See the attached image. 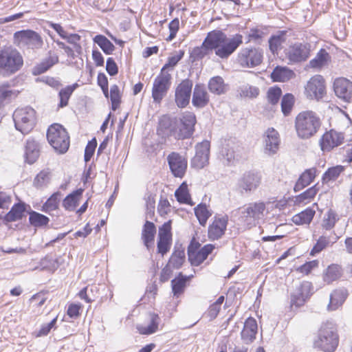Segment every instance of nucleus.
Returning a JSON list of instances; mask_svg holds the SVG:
<instances>
[{
  "label": "nucleus",
  "instance_id": "nucleus-63",
  "mask_svg": "<svg viewBox=\"0 0 352 352\" xmlns=\"http://www.w3.org/2000/svg\"><path fill=\"white\" fill-rule=\"evenodd\" d=\"M171 239H158L157 241V252L162 256L166 254L170 248Z\"/></svg>",
  "mask_w": 352,
  "mask_h": 352
},
{
  "label": "nucleus",
  "instance_id": "nucleus-19",
  "mask_svg": "<svg viewBox=\"0 0 352 352\" xmlns=\"http://www.w3.org/2000/svg\"><path fill=\"white\" fill-rule=\"evenodd\" d=\"M264 153L273 155L278 151L280 144L278 133L273 128L268 129L263 135Z\"/></svg>",
  "mask_w": 352,
  "mask_h": 352
},
{
  "label": "nucleus",
  "instance_id": "nucleus-43",
  "mask_svg": "<svg viewBox=\"0 0 352 352\" xmlns=\"http://www.w3.org/2000/svg\"><path fill=\"white\" fill-rule=\"evenodd\" d=\"M346 298L345 292L336 290L330 295V302L328 305L329 310H336L342 305Z\"/></svg>",
  "mask_w": 352,
  "mask_h": 352
},
{
  "label": "nucleus",
  "instance_id": "nucleus-39",
  "mask_svg": "<svg viewBox=\"0 0 352 352\" xmlns=\"http://www.w3.org/2000/svg\"><path fill=\"white\" fill-rule=\"evenodd\" d=\"M195 214L202 226L206 225L208 219L212 216V211L209 210L206 204H199L195 208Z\"/></svg>",
  "mask_w": 352,
  "mask_h": 352
},
{
  "label": "nucleus",
  "instance_id": "nucleus-55",
  "mask_svg": "<svg viewBox=\"0 0 352 352\" xmlns=\"http://www.w3.org/2000/svg\"><path fill=\"white\" fill-rule=\"evenodd\" d=\"M318 189L316 186L308 188L296 197V202L298 204L309 202L316 195Z\"/></svg>",
  "mask_w": 352,
  "mask_h": 352
},
{
  "label": "nucleus",
  "instance_id": "nucleus-64",
  "mask_svg": "<svg viewBox=\"0 0 352 352\" xmlns=\"http://www.w3.org/2000/svg\"><path fill=\"white\" fill-rule=\"evenodd\" d=\"M179 28V21L177 18L172 20L168 24V29L170 31L169 36L166 38L167 41H170L176 36L177 32Z\"/></svg>",
  "mask_w": 352,
  "mask_h": 352
},
{
  "label": "nucleus",
  "instance_id": "nucleus-51",
  "mask_svg": "<svg viewBox=\"0 0 352 352\" xmlns=\"http://www.w3.org/2000/svg\"><path fill=\"white\" fill-rule=\"evenodd\" d=\"M49 54L50 56L48 58L36 67V69L37 70L38 74L45 72L51 67L58 62V56L57 55L52 54L51 51L49 52Z\"/></svg>",
  "mask_w": 352,
  "mask_h": 352
},
{
  "label": "nucleus",
  "instance_id": "nucleus-6",
  "mask_svg": "<svg viewBox=\"0 0 352 352\" xmlns=\"http://www.w3.org/2000/svg\"><path fill=\"white\" fill-rule=\"evenodd\" d=\"M13 120L16 129L23 134H27L36 124V111L30 107L17 109L13 113Z\"/></svg>",
  "mask_w": 352,
  "mask_h": 352
},
{
  "label": "nucleus",
  "instance_id": "nucleus-36",
  "mask_svg": "<svg viewBox=\"0 0 352 352\" xmlns=\"http://www.w3.org/2000/svg\"><path fill=\"white\" fill-rule=\"evenodd\" d=\"M294 72L287 67L277 66L271 74L274 82H285L292 78Z\"/></svg>",
  "mask_w": 352,
  "mask_h": 352
},
{
  "label": "nucleus",
  "instance_id": "nucleus-47",
  "mask_svg": "<svg viewBox=\"0 0 352 352\" xmlns=\"http://www.w3.org/2000/svg\"><path fill=\"white\" fill-rule=\"evenodd\" d=\"M344 170V167L341 165L328 168L322 176V182L327 184L329 182L336 180L340 174Z\"/></svg>",
  "mask_w": 352,
  "mask_h": 352
},
{
  "label": "nucleus",
  "instance_id": "nucleus-48",
  "mask_svg": "<svg viewBox=\"0 0 352 352\" xmlns=\"http://www.w3.org/2000/svg\"><path fill=\"white\" fill-rule=\"evenodd\" d=\"M329 58V53L324 49H320L316 57L309 61L311 68H320L327 64Z\"/></svg>",
  "mask_w": 352,
  "mask_h": 352
},
{
  "label": "nucleus",
  "instance_id": "nucleus-44",
  "mask_svg": "<svg viewBox=\"0 0 352 352\" xmlns=\"http://www.w3.org/2000/svg\"><path fill=\"white\" fill-rule=\"evenodd\" d=\"M177 200L181 204H186L190 206H193L194 203L191 200L190 195L188 190L187 184L184 182L180 186L175 190V192Z\"/></svg>",
  "mask_w": 352,
  "mask_h": 352
},
{
  "label": "nucleus",
  "instance_id": "nucleus-16",
  "mask_svg": "<svg viewBox=\"0 0 352 352\" xmlns=\"http://www.w3.org/2000/svg\"><path fill=\"white\" fill-rule=\"evenodd\" d=\"M261 182V176L258 173L246 172L238 182V188L241 194L254 191Z\"/></svg>",
  "mask_w": 352,
  "mask_h": 352
},
{
  "label": "nucleus",
  "instance_id": "nucleus-23",
  "mask_svg": "<svg viewBox=\"0 0 352 352\" xmlns=\"http://www.w3.org/2000/svg\"><path fill=\"white\" fill-rule=\"evenodd\" d=\"M292 36L290 30H278L272 34L269 40V49L274 54H278V52L283 48V45L286 42L288 37Z\"/></svg>",
  "mask_w": 352,
  "mask_h": 352
},
{
  "label": "nucleus",
  "instance_id": "nucleus-34",
  "mask_svg": "<svg viewBox=\"0 0 352 352\" xmlns=\"http://www.w3.org/2000/svg\"><path fill=\"white\" fill-rule=\"evenodd\" d=\"M25 205L24 203L15 204L11 210L4 216L3 219L6 222H12L20 220L24 215Z\"/></svg>",
  "mask_w": 352,
  "mask_h": 352
},
{
  "label": "nucleus",
  "instance_id": "nucleus-20",
  "mask_svg": "<svg viewBox=\"0 0 352 352\" xmlns=\"http://www.w3.org/2000/svg\"><path fill=\"white\" fill-rule=\"evenodd\" d=\"M336 95L349 102L352 100V82L345 78H336L333 82Z\"/></svg>",
  "mask_w": 352,
  "mask_h": 352
},
{
  "label": "nucleus",
  "instance_id": "nucleus-57",
  "mask_svg": "<svg viewBox=\"0 0 352 352\" xmlns=\"http://www.w3.org/2000/svg\"><path fill=\"white\" fill-rule=\"evenodd\" d=\"M337 220L336 213L332 210H329L327 214V217H325L323 221L322 226L326 230H331L334 227Z\"/></svg>",
  "mask_w": 352,
  "mask_h": 352
},
{
  "label": "nucleus",
  "instance_id": "nucleus-1",
  "mask_svg": "<svg viewBox=\"0 0 352 352\" xmlns=\"http://www.w3.org/2000/svg\"><path fill=\"white\" fill-rule=\"evenodd\" d=\"M243 43V36L236 34L232 38L219 30H214L207 34L200 47L193 49L191 56L201 59L214 50L215 54L222 58H228Z\"/></svg>",
  "mask_w": 352,
  "mask_h": 352
},
{
  "label": "nucleus",
  "instance_id": "nucleus-3",
  "mask_svg": "<svg viewBox=\"0 0 352 352\" xmlns=\"http://www.w3.org/2000/svg\"><path fill=\"white\" fill-rule=\"evenodd\" d=\"M266 205L263 201L252 202L238 209L237 224L244 230L250 229L256 226L265 216Z\"/></svg>",
  "mask_w": 352,
  "mask_h": 352
},
{
  "label": "nucleus",
  "instance_id": "nucleus-31",
  "mask_svg": "<svg viewBox=\"0 0 352 352\" xmlns=\"http://www.w3.org/2000/svg\"><path fill=\"white\" fill-rule=\"evenodd\" d=\"M25 158L28 164H34L39 156L38 144L33 139H28L25 146Z\"/></svg>",
  "mask_w": 352,
  "mask_h": 352
},
{
  "label": "nucleus",
  "instance_id": "nucleus-53",
  "mask_svg": "<svg viewBox=\"0 0 352 352\" xmlns=\"http://www.w3.org/2000/svg\"><path fill=\"white\" fill-rule=\"evenodd\" d=\"M173 127L172 121L166 116L162 117L159 122V126L157 129L158 133L163 135H170V130L175 129Z\"/></svg>",
  "mask_w": 352,
  "mask_h": 352
},
{
  "label": "nucleus",
  "instance_id": "nucleus-35",
  "mask_svg": "<svg viewBox=\"0 0 352 352\" xmlns=\"http://www.w3.org/2000/svg\"><path fill=\"white\" fill-rule=\"evenodd\" d=\"M150 324L146 326H138L137 329L140 334L150 335L156 332L160 322V318L157 314L149 313Z\"/></svg>",
  "mask_w": 352,
  "mask_h": 352
},
{
  "label": "nucleus",
  "instance_id": "nucleus-27",
  "mask_svg": "<svg viewBox=\"0 0 352 352\" xmlns=\"http://www.w3.org/2000/svg\"><path fill=\"white\" fill-rule=\"evenodd\" d=\"M214 246L212 244L205 245L199 250L195 252L192 256L190 255L188 258L190 263L193 266H199L201 265L208 257V256L212 252Z\"/></svg>",
  "mask_w": 352,
  "mask_h": 352
},
{
  "label": "nucleus",
  "instance_id": "nucleus-41",
  "mask_svg": "<svg viewBox=\"0 0 352 352\" xmlns=\"http://www.w3.org/2000/svg\"><path fill=\"white\" fill-rule=\"evenodd\" d=\"M315 210L311 208H307L301 212L295 214L292 217V221L296 225L309 224L312 221Z\"/></svg>",
  "mask_w": 352,
  "mask_h": 352
},
{
  "label": "nucleus",
  "instance_id": "nucleus-50",
  "mask_svg": "<svg viewBox=\"0 0 352 352\" xmlns=\"http://www.w3.org/2000/svg\"><path fill=\"white\" fill-rule=\"evenodd\" d=\"M30 223L34 227H41L48 224L50 219L41 213L31 211L29 217Z\"/></svg>",
  "mask_w": 352,
  "mask_h": 352
},
{
  "label": "nucleus",
  "instance_id": "nucleus-12",
  "mask_svg": "<svg viewBox=\"0 0 352 352\" xmlns=\"http://www.w3.org/2000/svg\"><path fill=\"white\" fill-rule=\"evenodd\" d=\"M311 52V45L305 42H296L285 50L287 58L292 63H299L306 61Z\"/></svg>",
  "mask_w": 352,
  "mask_h": 352
},
{
  "label": "nucleus",
  "instance_id": "nucleus-59",
  "mask_svg": "<svg viewBox=\"0 0 352 352\" xmlns=\"http://www.w3.org/2000/svg\"><path fill=\"white\" fill-rule=\"evenodd\" d=\"M159 239H171V221L165 222L159 229Z\"/></svg>",
  "mask_w": 352,
  "mask_h": 352
},
{
  "label": "nucleus",
  "instance_id": "nucleus-38",
  "mask_svg": "<svg viewBox=\"0 0 352 352\" xmlns=\"http://www.w3.org/2000/svg\"><path fill=\"white\" fill-rule=\"evenodd\" d=\"M18 91L10 89L8 83H2L0 85V104L9 103L18 95Z\"/></svg>",
  "mask_w": 352,
  "mask_h": 352
},
{
  "label": "nucleus",
  "instance_id": "nucleus-37",
  "mask_svg": "<svg viewBox=\"0 0 352 352\" xmlns=\"http://www.w3.org/2000/svg\"><path fill=\"white\" fill-rule=\"evenodd\" d=\"M190 278V276H184L182 272H179L177 276L171 280L172 291L174 296H179L184 292L186 283Z\"/></svg>",
  "mask_w": 352,
  "mask_h": 352
},
{
  "label": "nucleus",
  "instance_id": "nucleus-26",
  "mask_svg": "<svg viewBox=\"0 0 352 352\" xmlns=\"http://www.w3.org/2000/svg\"><path fill=\"white\" fill-rule=\"evenodd\" d=\"M155 234V224L151 221H146L142 231V239L148 250L153 245Z\"/></svg>",
  "mask_w": 352,
  "mask_h": 352
},
{
  "label": "nucleus",
  "instance_id": "nucleus-22",
  "mask_svg": "<svg viewBox=\"0 0 352 352\" xmlns=\"http://www.w3.org/2000/svg\"><path fill=\"white\" fill-rule=\"evenodd\" d=\"M311 283L310 282H303L296 291L291 294V306L295 305L299 307L304 305L305 301L311 295Z\"/></svg>",
  "mask_w": 352,
  "mask_h": 352
},
{
  "label": "nucleus",
  "instance_id": "nucleus-61",
  "mask_svg": "<svg viewBox=\"0 0 352 352\" xmlns=\"http://www.w3.org/2000/svg\"><path fill=\"white\" fill-rule=\"evenodd\" d=\"M223 163L228 166L232 164L235 160L234 151L231 148L225 147L222 149Z\"/></svg>",
  "mask_w": 352,
  "mask_h": 352
},
{
  "label": "nucleus",
  "instance_id": "nucleus-58",
  "mask_svg": "<svg viewBox=\"0 0 352 352\" xmlns=\"http://www.w3.org/2000/svg\"><path fill=\"white\" fill-rule=\"evenodd\" d=\"M329 243V239L328 237L324 236H320L313 247L310 253L311 255H315L316 254L320 252L328 245Z\"/></svg>",
  "mask_w": 352,
  "mask_h": 352
},
{
  "label": "nucleus",
  "instance_id": "nucleus-17",
  "mask_svg": "<svg viewBox=\"0 0 352 352\" xmlns=\"http://www.w3.org/2000/svg\"><path fill=\"white\" fill-rule=\"evenodd\" d=\"M305 92L308 98L319 100L325 94L324 80L320 75H316L310 78L305 87Z\"/></svg>",
  "mask_w": 352,
  "mask_h": 352
},
{
  "label": "nucleus",
  "instance_id": "nucleus-49",
  "mask_svg": "<svg viewBox=\"0 0 352 352\" xmlns=\"http://www.w3.org/2000/svg\"><path fill=\"white\" fill-rule=\"evenodd\" d=\"M237 92L241 98H255L259 94V89L248 84L240 86Z\"/></svg>",
  "mask_w": 352,
  "mask_h": 352
},
{
  "label": "nucleus",
  "instance_id": "nucleus-9",
  "mask_svg": "<svg viewBox=\"0 0 352 352\" xmlns=\"http://www.w3.org/2000/svg\"><path fill=\"white\" fill-rule=\"evenodd\" d=\"M263 58V52L259 47H246L241 49L237 60L243 67L252 68L259 65Z\"/></svg>",
  "mask_w": 352,
  "mask_h": 352
},
{
  "label": "nucleus",
  "instance_id": "nucleus-28",
  "mask_svg": "<svg viewBox=\"0 0 352 352\" xmlns=\"http://www.w3.org/2000/svg\"><path fill=\"white\" fill-rule=\"evenodd\" d=\"M316 172V169L315 168L305 170L296 182L294 190L298 192L309 185L315 178Z\"/></svg>",
  "mask_w": 352,
  "mask_h": 352
},
{
  "label": "nucleus",
  "instance_id": "nucleus-11",
  "mask_svg": "<svg viewBox=\"0 0 352 352\" xmlns=\"http://www.w3.org/2000/svg\"><path fill=\"white\" fill-rule=\"evenodd\" d=\"M14 43L18 45L27 46L30 49H40L43 45L41 35L31 30H24L14 34Z\"/></svg>",
  "mask_w": 352,
  "mask_h": 352
},
{
  "label": "nucleus",
  "instance_id": "nucleus-46",
  "mask_svg": "<svg viewBox=\"0 0 352 352\" xmlns=\"http://www.w3.org/2000/svg\"><path fill=\"white\" fill-rule=\"evenodd\" d=\"M60 196V192L58 191L53 193L44 203L41 210L50 214L52 211L57 210L58 208Z\"/></svg>",
  "mask_w": 352,
  "mask_h": 352
},
{
  "label": "nucleus",
  "instance_id": "nucleus-40",
  "mask_svg": "<svg viewBox=\"0 0 352 352\" xmlns=\"http://www.w3.org/2000/svg\"><path fill=\"white\" fill-rule=\"evenodd\" d=\"M342 275V268L337 264L330 265L323 274L324 281L331 283L338 279Z\"/></svg>",
  "mask_w": 352,
  "mask_h": 352
},
{
  "label": "nucleus",
  "instance_id": "nucleus-14",
  "mask_svg": "<svg viewBox=\"0 0 352 352\" xmlns=\"http://www.w3.org/2000/svg\"><path fill=\"white\" fill-rule=\"evenodd\" d=\"M192 85V81L186 78L177 86L175 91V101L179 108H185L189 104Z\"/></svg>",
  "mask_w": 352,
  "mask_h": 352
},
{
  "label": "nucleus",
  "instance_id": "nucleus-33",
  "mask_svg": "<svg viewBox=\"0 0 352 352\" xmlns=\"http://www.w3.org/2000/svg\"><path fill=\"white\" fill-rule=\"evenodd\" d=\"M52 173L50 168L41 170L34 177L33 186L37 189L47 187L52 179Z\"/></svg>",
  "mask_w": 352,
  "mask_h": 352
},
{
  "label": "nucleus",
  "instance_id": "nucleus-42",
  "mask_svg": "<svg viewBox=\"0 0 352 352\" xmlns=\"http://www.w3.org/2000/svg\"><path fill=\"white\" fill-rule=\"evenodd\" d=\"M93 40L105 54H111L116 48L114 45L104 35L98 34Z\"/></svg>",
  "mask_w": 352,
  "mask_h": 352
},
{
  "label": "nucleus",
  "instance_id": "nucleus-15",
  "mask_svg": "<svg viewBox=\"0 0 352 352\" xmlns=\"http://www.w3.org/2000/svg\"><path fill=\"white\" fill-rule=\"evenodd\" d=\"M210 144L208 140L198 143L195 146V155L191 160V166L201 169L208 164Z\"/></svg>",
  "mask_w": 352,
  "mask_h": 352
},
{
  "label": "nucleus",
  "instance_id": "nucleus-54",
  "mask_svg": "<svg viewBox=\"0 0 352 352\" xmlns=\"http://www.w3.org/2000/svg\"><path fill=\"white\" fill-rule=\"evenodd\" d=\"M294 102V96L291 94H287L281 100V110L285 116L289 114Z\"/></svg>",
  "mask_w": 352,
  "mask_h": 352
},
{
  "label": "nucleus",
  "instance_id": "nucleus-32",
  "mask_svg": "<svg viewBox=\"0 0 352 352\" xmlns=\"http://www.w3.org/2000/svg\"><path fill=\"white\" fill-rule=\"evenodd\" d=\"M185 261V252L184 248L180 245L179 247H175V250L169 258L167 267H170L174 269H179Z\"/></svg>",
  "mask_w": 352,
  "mask_h": 352
},
{
  "label": "nucleus",
  "instance_id": "nucleus-52",
  "mask_svg": "<svg viewBox=\"0 0 352 352\" xmlns=\"http://www.w3.org/2000/svg\"><path fill=\"white\" fill-rule=\"evenodd\" d=\"M41 270H46L54 272L59 266L58 259L53 258L51 256L47 255L43 258L39 263Z\"/></svg>",
  "mask_w": 352,
  "mask_h": 352
},
{
  "label": "nucleus",
  "instance_id": "nucleus-8",
  "mask_svg": "<svg viewBox=\"0 0 352 352\" xmlns=\"http://www.w3.org/2000/svg\"><path fill=\"white\" fill-rule=\"evenodd\" d=\"M197 122L196 116L192 112H186L180 119L177 127L170 130V136L177 140H184L192 136Z\"/></svg>",
  "mask_w": 352,
  "mask_h": 352
},
{
  "label": "nucleus",
  "instance_id": "nucleus-56",
  "mask_svg": "<svg viewBox=\"0 0 352 352\" xmlns=\"http://www.w3.org/2000/svg\"><path fill=\"white\" fill-rule=\"evenodd\" d=\"M282 95V90L278 87H270L267 93V98L268 102L272 105L278 104L280 96Z\"/></svg>",
  "mask_w": 352,
  "mask_h": 352
},
{
  "label": "nucleus",
  "instance_id": "nucleus-30",
  "mask_svg": "<svg viewBox=\"0 0 352 352\" xmlns=\"http://www.w3.org/2000/svg\"><path fill=\"white\" fill-rule=\"evenodd\" d=\"M82 192L83 190L80 188L74 190L66 196L63 201V206L65 208V210L69 211L74 210L79 204Z\"/></svg>",
  "mask_w": 352,
  "mask_h": 352
},
{
  "label": "nucleus",
  "instance_id": "nucleus-7",
  "mask_svg": "<svg viewBox=\"0 0 352 352\" xmlns=\"http://www.w3.org/2000/svg\"><path fill=\"white\" fill-rule=\"evenodd\" d=\"M23 65V58L16 51L0 52V74L8 76L16 72Z\"/></svg>",
  "mask_w": 352,
  "mask_h": 352
},
{
  "label": "nucleus",
  "instance_id": "nucleus-4",
  "mask_svg": "<svg viewBox=\"0 0 352 352\" xmlns=\"http://www.w3.org/2000/svg\"><path fill=\"white\" fill-rule=\"evenodd\" d=\"M339 342L338 336L335 325L327 322L321 326L318 339L314 342V346L324 352H333Z\"/></svg>",
  "mask_w": 352,
  "mask_h": 352
},
{
  "label": "nucleus",
  "instance_id": "nucleus-2",
  "mask_svg": "<svg viewBox=\"0 0 352 352\" xmlns=\"http://www.w3.org/2000/svg\"><path fill=\"white\" fill-rule=\"evenodd\" d=\"M294 126L297 136L302 140H308L319 131L322 120L316 112L306 110L296 116Z\"/></svg>",
  "mask_w": 352,
  "mask_h": 352
},
{
  "label": "nucleus",
  "instance_id": "nucleus-60",
  "mask_svg": "<svg viewBox=\"0 0 352 352\" xmlns=\"http://www.w3.org/2000/svg\"><path fill=\"white\" fill-rule=\"evenodd\" d=\"M80 36L77 34H68L66 33V37L63 38V39L67 40L69 43L74 45L75 51L80 54L81 52L82 47L78 43V41H80Z\"/></svg>",
  "mask_w": 352,
  "mask_h": 352
},
{
  "label": "nucleus",
  "instance_id": "nucleus-45",
  "mask_svg": "<svg viewBox=\"0 0 352 352\" xmlns=\"http://www.w3.org/2000/svg\"><path fill=\"white\" fill-rule=\"evenodd\" d=\"M78 87L77 83H74L72 85H68L66 87L61 89L58 93L60 98V102L58 107L63 108L68 104V101L74 90Z\"/></svg>",
  "mask_w": 352,
  "mask_h": 352
},
{
  "label": "nucleus",
  "instance_id": "nucleus-10",
  "mask_svg": "<svg viewBox=\"0 0 352 352\" xmlns=\"http://www.w3.org/2000/svg\"><path fill=\"white\" fill-rule=\"evenodd\" d=\"M172 76L170 74L160 72L154 79L152 87V98L155 104H160L167 95L170 87Z\"/></svg>",
  "mask_w": 352,
  "mask_h": 352
},
{
  "label": "nucleus",
  "instance_id": "nucleus-29",
  "mask_svg": "<svg viewBox=\"0 0 352 352\" xmlns=\"http://www.w3.org/2000/svg\"><path fill=\"white\" fill-rule=\"evenodd\" d=\"M210 91L216 95L224 94L228 89V85L225 83L222 77L217 76L210 79L208 82Z\"/></svg>",
  "mask_w": 352,
  "mask_h": 352
},
{
  "label": "nucleus",
  "instance_id": "nucleus-5",
  "mask_svg": "<svg viewBox=\"0 0 352 352\" xmlns=\"http://www.w3.org/2000/svg\"><path fill=\"white\" fill-rule=\"evenodd\" d=\"M47 138L50 145L59 153H65L69 146V137L66 129L59 124H54L47 129Z\"/></svg>",
  "mask_w": 352,
  "mask_h": 352
},
{
  "label": "nucleus",
  "instance_id": "nucleus-13",
  "mask_svg": "<svg viewBox=\"0 0 352 352\" xmlns=\"http://www.w3.org/2000/svg\"><path fill=\"white\" fill-rule=\"evenodd\" d=\"M344 134L335 129L325 132L319 140V145L323 153H329L344 143Z\"/></svg>",
  "mask_w": 352,
  "mask_h": 352
},
{
  "label": "nucleus",
  "instance_id": "nucleus-62",
  "mask_svg": "<svg viewBox=\"0 0 352 352\" xmlns=\"http://www.w3.org/2000/svg\"><path fill=\"white\" fill-rule=\"evenodd\" d=\"M97 146V142L96 138H93L91 141H89L85 148V155L84 159L86 162H89L92 157L96 148Z\"/></svg>",
  "mask_w": 352,
  "mask_h": 352
},
{
  "label": "nucleus",
  "instance_id": "nucleus-21",
  "mask_svg": "<svg viewBox=\"0 0 352 352\" xmlns=\"http://www.w3.org/2000/svg\"><path fill=\"white\" fill-rule=\"evenodd\" d=\"M228 225L227 217H214V220L208 226V236L212 240H218L222 237L225 234Z\"/></svg>",
  "mask_w": 352,
  "mask_h": 352
},
{
  "label": "nucleus",
  "instance_id": "nucleus-18",
  "mask_svg": "<svg viewBox=\"0 0 352 352\" xmlns=\"http://www.w3.org/2000/svg\"><path fill=\"white\" fill-rule=\"evenodd\" d=\"M170 171L175 177H184L187 168V160L177 153L172 152L167 157Z\"/></svg>",
  "mask_w": 352,
  "mask_h": 352
},
{
  "label": "nucleus",
  "instance_id": "nucleus-25",
  "mask_svg": "<svg viewBox=\"0 0 352 352\" xmlns=\"http://www.w3.org/2000/svg\"><path fill=\"white\" fill-rule=\"evenodd\" d=\"M209 100V95L204 85L197 84L192 93V105L198 109L204 108L208 104Z\"/></svg>",
  "mask_w": 352,
  "mask_h": 352
},
{
  "label": "nucleus",
  "instance_id": "nucleus-24",
  "mask_svg": "<svg viewBox=\"0 0 352 352\" xmlns=\"http://www.w3.org/2000/svg\"><path fill=\"white\" fill-rule=\"evenodd\" d=\"M257 330L256 320L252 317L248 318L245 320L243 329L241 333V340L247 344L252 343L256 338Z\"/></svg>",
  "mask_w": 352,
  "mask_h": 352
}]
</instances>
